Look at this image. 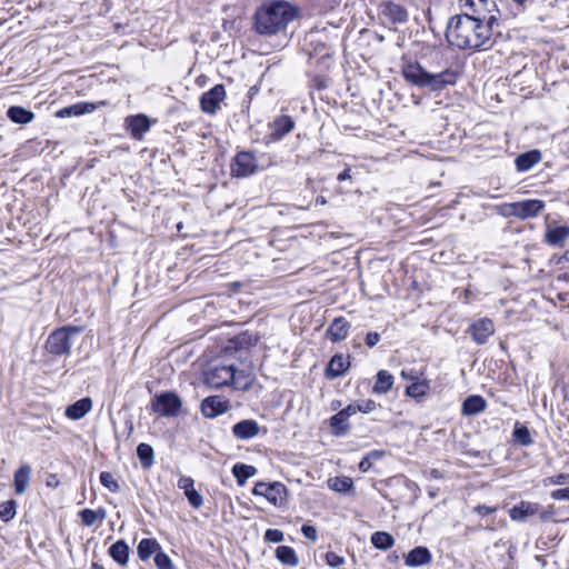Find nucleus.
<instances>
[{
    "instance_id": "obj_8",
    "label": "nucleus",
    "mask_w": 569,
    "mask_h": 569,
    "mask_svg": "<svg viewBox=\"0 0 569 569\" xmlns=\"http://www.w3.org/2000/svg\"><path fill=\"white\" fill-rule=\"evenodd\" d=\"M258 170V162L250 151H240L231 163V174L238 178L249 177Z\"/></svg>"
},
{
    "instance_id": "obj_36",
    "label": "nucleus",
    "mask_w": 569,
    "mask_h": 569,
    "mask_svg": "<svg viewBox=\"0 0 569 569\" xmlns=\"http://www.w3.org/2000/svg\"><path fill=\"white\" fill-rule=\"evenodd\" d=\"M137 455L143 468L148 469L153 465V449L148 443H140L137 447Z\"/></svg>"
},
{
    "instance_id": "obj_11",
    "label": "nucleus",
    "mask_w": 569,
    "mask_h": 569,
    "mask_svg": "<svg viewBox=\"0 0 569 569\" xmlns=\"http://www.w3.org/2000/svg\"><path fill=\"white\" fill-rule=\"evenodd\" d=\"M545 208V202L538 199H529L510 204L511 213L519 219L537 217Z\"/></svg>"
},
{
    "instance_id": "obj_17",
    "label": "nucleus",
    "mask_w": 569,
    "mask_h": 569,
    "mask_svg": "<svg viewBox=\"0 0 569 569\" xmlns=\"http://www.w3.org/2000/svg\"><path fill=\"white\" fill-rule=\"evenodd\" d=\"M295 128V121L289 116H281L277 118L271 124L272 131L269 133V141L281 140L286 134L291 132Z\"/></svg>"
},
{
    "instance_id": "obj_27",
    "label": "nucleus",
    "mask_w": 569,
    "mask_h": 569,
    "mask_svg": "<svg viewBox=\"0 0 569 569\" xmlns=\"http://www.w3.org/2000/svg\"><path fill=\"white\" fill-rule=\"evenodd\" d=\"M110 557L120 566H126L129 561L130 548L124 540H118L109 548Z\"/></svg>"
},
{
    "instance_id": "obj_49",
    "label": "nucleus",
    "mask_w": 569,
    "mask_h": 569,
    "mask_svg": "<svg viewBox=\"0 0 569 569\" xmlns=\"http://www.w3.org/2000/svg\"><path fill=\"white\" fill-rule=\"evenodd\" d=\"M551 498L555 500H569V487L553 490Z\"/></svg>"
},
{
    "instance_id": "obj_33",
    "label": "nucleus",
    "mask_w": 569,
    "mask_h": 569,
    "mask_svg": "<svg viewBox=\"0 0 569 569\" xmlns=\"http://www.w3.org/2000/svg\"><path fill=\"white\" fill-rule=\"evenodd\" d=\"M256 472L257 469L253 466L244 463H236L232 467V473L239 486H243L249 478L256 475Z\"/></svg>"
},
{
    "instance_id": "obj_3",
    "label": "nucleus",
    "mask_w": 569,
    "mask_h": 569,
    "mask_svg": "<svg viewBox=\"0 0 569 569\" xmlns=\"http://www.w3.org/2000/svg\"><path fill=\"white\" fill-rule=\"evenodd\" d=\"M254 377L244 371H237L231 362L216 361L203 371V381L211 388L233 386L237 390H247L253 383Z\"/></svg>"
},
{
    "instance_id": "obj_54",
    "label": "nucleus",
    "mask_w": 569,
    "mask_h": 569,
    "mask_svg": "<svg viewBox=\"0 0 569 569\" xmlns=\"http://www.w3.org/2000/svg\"><path fill=\"white\" fill-rule=\"evenodd\" d=\"M458 299H462V302H463V303H470V302H471V299H472V292H471V290H469L468 288H467V289L461 290V291L458 293Z\"/></svg>"
},
{
    "instance_id": "obj_40",
    "label": "nucleus",
    "mask_w": 569,
    "mask_h": 569,
    "mask_svg": "<svg viewBox=\"0 0 569 569\" xmlns=\"http://www.w3.org/2000/svg\"><path fill=\"white\" fill-rule=\"evenodd\" d=\"M154 562L158 569H173L171 559L164 552H157L154 557Z\"/></svg>"
},
{
    "instance_id": "obj_41",
    "label": "nucleus",
    "mask_w": 569,
    "mask_h": 569,
    "mask_svg": "<svg viewBox=\"0 0 569 569\" xmlns=\"http://www.w3.org/2000/svg\"><path fill=\"white\" fill-rule=\"evenodd\" d=\"M184 496L187 497L189 503L196 509L203 505L202 496L196 489H192Z\"/></svg>"
},
{
    "instance_id": "obj_62",
    "label": "nucleus",
    "mask_w": 569,
    "mask_h": 569,
    "mask_svg": "<svg viewBox=\"0 0 569 569\" xmlns=\"http://www.w3.org/2000/svg\"><path fill=\"white\" fill-rule=\"evenodd\" d=\"M563 258L569 261V249L565 252Z\"/></svg>"
},
{
    "instance_id": "obj_52",
    "label": "nucleus",
    "mask_w": 569,
    "mask_h": 569,
    "mask_svg": "<svg viewBox=\"0 0 569 569\" xmlns=\"http://www.w3.org/2000/svg\"><path fill=\"white\" fill-rule=\"evenodd\" d=\"M497 510L496 507H490L486 505H479L475 508V511L481 516H487L493 513Z\"/></svg>"
},
{
    "instance_id": "obj_48",
    "label": "nucleus",
    "mask_w": 569,
    "mask_h": 569,
    "mask_svg": "<svg viewBox=\"0 0 569 569\" xmlns=\"http://www.w3.org/2000/svg\"><path fill=\"white\" fill-rule=\"evenodd\" d=\"M548 482L550 485H565L569 482V473H560L553 477L548 478Z\"/></svg>"
},
{
    "instance_id": "obj_59",
    "label": "nucleus",
    "mask_w": 569,
    "mask_h": 569,
    "mask_svg": "<svg viewBox=\"0 0 569 569\" xmlns=\"http://www.w3.org/2000/svg\"><path fill=\"white\" fill-rule=\"evenodd\" d=\"M316 203L317 204H326L327 203V200L325 199V197H318L316 199Z\"/></svg>"
},
{
    "instance_id": "obj_56",
    "label": "nucleus",
    "mask_w": 569,
    "mask_h": 569,
    "mask_svg": "<svg viewBox=\"0 0 569 569\" xmlns=\"http://www.w3.org/2000/svg\"><path fill=\"white\" fill-rule=\"evenodd\" d=\"M383 456V451H378V450H373V451H370L367 457H370V460L373 461V460H378L380 459L381 457Z\"/></svg>"
},
{
    "instance_id": "obj_51",
    "label": "nucleus",
    "mask_w": 569,
    "mask_h": 569,
    "mask_svg": "<svg viewBox=\"0 0 569 569\" xmlns=\"http://www.w3.org/2000/svg\"><path fill=\"white\" fill-rule=\"evenodd\" d=\"M406 391L411 397H417L423 393L422 386L419 383H412L411 386L407 387Z\"/></svg>"
},
{
    "instance_id": "obj_6",
    "label": "nucleus",
    "mask_w": 569,
    "mask_h": 569,
    "mask_svg": "<svg viewBox=\"0 0 569 569\" xmlns=\"http://www.w3.org/2000/svg\"><path fill=\"white\" fill-rule=\"evenodd\" d=\"M254 496H261L274 506L282 505L287 497L286 486L281 482H257L252 489Z\"/></svg>"
},
{
    "instance_id": "obj_22",
    "label": "nucleus",
    "mask_w": 569,
    "mask_h": 569,
    "mask_svg": "<svg viewBox=\"0 0 569 569\" xmlns=\"http://www.w3.org/2000/svg\"><path fill=\"white\" fill-rule=\"evenodd\" d=\"M128 129L134 139H141L149 131L150 121L144 114H137L127 119Z\"/></svg>"
},
{
    "instance_id": "obj_45",
    "label": "nucleus",
    "mask_w": 569,
    "mask_h": 569,
    "mask_svg": "<svg viewBox=\"0 0 569 569\" xmlns=\"http://www.w3.org/2000/svg\"><path fill=\"white\" fill-rule=\"evenodd\" d=\"M193 485H194V481L191 477L182 476L178 480V488L183 490L184 495H187L189 491L194 489Z\"/></svg>"
},
{
    "instance_id": "obj_35",
    "label": "nucleus",
    "mask_w": 569,
    "mask_h": 569,
    "mask_svg": "<svg viewBox=\"0 0 569 569\" xmlns=\"http://www.w3.org/2000/svg\"><path fill=\"white\" fill-rule=\"evenodd\" d=\"M159 548L154 539H142L138 545V556L143 561L148 560Z\"/></svg>"
},
{
    "instance_id": "obj_31",
    "label": "nucleus",
    "mask_w": 569,
    "mask_h": 569,
    "mask_svg": "<svg viewBox=\"0 0 569 569\" xmlns=\"http://www.w3.org/2000/svg\"><path fill=\"white\" fill-rule=\"evenodd\" d=\"M330 427L332 433L337 437L345 436L350 430L348 419L340 411L330 418Z\"/></svg>"
},
{
    "instance_id": "obj_60",
    "label": "nucleus",
    "mask_w": 569,
    "mask_h": 569,
    "mask_svg": "<svg viewBox=\"0 0 569 569\" xmlns=\"http://www.w3.org/2000/svg\"><path fill=\"white\" fill-rule=\"evenodd\" d=\"M515 3H517L519 7H523L525 3L528 1V0H512Z\"/></svg>"
},
{
    "instance_id": "obj_44",
    "label": "nucleus",
    "mask_w": 569,
    "mask_h": 569,
    "mask_svg": "<svg viewBox=\"0 0 569 569\" xmlns=\"http://www.w3.org/2000/svg\"><path fill=\"white\" fill-rule=\"evenodd\" d=\"M377 408V403L372 399L361 400L357 402V409L359 412L370 413Z\"/></svg>"
},
{
    "instance_id": "obj_4",
    "label": "nucleus",
    "mask_w": 569,
    "mask_h": 569,
    "mask_svg": "<svg viewBox=\"0 0 569 569\" xmlns=\"http://www.w3.org/2000/svg\"><path fill=\"white\" fill-rule=\"evenodd\" d=\"M402 76L407 82L413 86L428 88L431 91H441L448 86H453L459 74L453 69L430 73L419 63H408L402 68Z\"/></svg>"
},
{
    "instance_id": "obj_21",
    "label": "nucleus",
    "mask_w": 569,
    "mask_h": 569,
    "mask_svg": "<svg viewBox=\"0 0 569 569\" xmlns=\"http://www.w3.org/2000/svg\"><path fill=\"white\" fill-rule=\"evenodd\" d=\"M432 559L431 552L427 547H416L406 556L405 563L407 567H420L428 565Z\"/></svg>"
},
{
    "instance_id": "obj_39",
    "label": "nucleus",
    "mask_w": 569,
    "mask_h": 569,
    "mask_svg": "<svg viewBox=\"0 0 569 569\" xmlns=\"http://www.w3.org/2000/svg\"><path fill=\"white\" fill-rule=\"evenodd\" d=\"M100 482L103 487H106L111 492H117L120 489V486L116 481L113 475L108 471H102L100 473Z\"/></svg>"
},
{
    "instance_id": "obj_16",
    "label": "nucleus",
    "mask_w": 569,
    "mask_h": 569,
    "mask_svg": "<svg viewBox=\"0 0 569 569\" xmlns=\"http://www.w3.org/2000/svg\"><path fill=\"white\" fill-rule=\"evenodd\" d=\"M260 431V426L256 420L244 419L232 427V435L238 440H250Z\"/></svg>"
},
{
    "instance_id": "obj_15",
    "label": "nucleus",
    "mask_w": 569,
    "mask_h": 569,
    "mask_svg": "<svg viewBox=\"0 0 569 569\" xmlns=\"http://www.w3.org/2000/svg\"><path fill=\"white\" fill-rule=\"evenodd\" d=\"M545 242L552 247H563L569 240V226H548Z\"/></svg>"
},
{
    "instance_id": "obj_10",
    "label": "nucleus",
    "mask_w": 569,
    "mask_h": 569,
    "mask_svg": "<svg viewBox=\"0 0 569 569\" xmlns=\"http://www.w3.org/2000/svg\"><path fill=\"white\" fill-rule=\"evenodd\" d=\"M107 106H109V102L107 100H100L97 102L82 101L58 110L56 116L58 118L79 117L82 114L92 113L97 109Z\"/></svg>"
},
{
    "instance_id": "obj_29",
    "label": "nucleus",
    "mask_w": 569,
    "mask_h": 569,
    "mask_svg": "<svg viewBox=\"0 0 569 569\" xmlns=\"http://www.w3.org/2000/svg\"><path fill=\"white\" fill-rule=\"evenodd\" d=\"M395 379L387 370H380L377 373V380L373 386V392L377 395L387 393L393 386Z\"/></svg>"
},
{
    "instance_id": "obj_55",
    "label": "nucleus",
    "mask_w": 569,
    "mask_h": 569,
    "mask_svg": "<svg viewBox=\"0 0 569 569\" xmlns=\"http://www.w3.org/2000/svg\"><path fill=\"white\" fill-rule=\"evenodd\" d=\"M372 466V461L370 460V457L365 456L361 461L359 462V469L362 472H367Z\"/></svg>"
},
{
    "instance_id": "obj_58",
    "label": "nucleus",
    "mask_w": 569,
    "mask_h": 569,
    "mask_svg": "<svg viewBox=\"0 0 569 569\" xmlns=\"http://www.w3.org/2000/svg\"><path fill=\"white\" fill-rule=\"evenodd\" d=\"M94 513H96L97 521L98 520L102 521L107 515V512L103 508H99V509L94 510Z\"/></svg>"
},
{
    "instance_id": "obj_34",
    "label": "nucleus",
    "mask_w": 569,
    "mask_h": 569,
    "mask_svg": "<svg viewBox=\"0 0 569 569\" xmlns=\"http://www.w3.org/2000/svg\"><path fill=\"white\" fill-rule=\"evenodd\" d=\"M371 543L377 549L388 550L393 546L395 539L386 531H377L371 536Z\"/></svg>"
},
{
    "instance_id": "obj_2",
    "label": "nucleus",
    "mask_w": 569,
    "mask_h": 569,
    "mask_svg": "<svg viewBox=\"0 0 569 569\" xmlns=\"http://www.w3.org/2000/svg\"><path fill=\"white\" fill-rule=\"evenodd\" d=\"M299 17V9L286 0H269L256 11L253 27L261 36H276Z\"/></svg>"
},
{
    "instance_id": "obj_18",
    "label": "nucleus",
    "mask_w": 569,
    "mask_h": 569,
    "mask_svg": "<svg viewBox=\"0 0 569 569\" xmlns=\"http://www.w3.org/2000/svg\"><path fill=\"white\" fill-rule=\"evenodd\" d=\"M350 330V323L343 317H337L326 330V336L332 342H339L347 338Z\"/></svg>"
},
{
    "instance_id": "obj_25",
    "label": "nucleus",
    "mask_w": 569,
    "mask_h": 569,
    "mask_svg": "<svg viewBox=\"0 0 569 569\" xmlns=\"http://www.w3.org/2000/svg\"><path fill=\"white\" fill-rule=\"evenodd\" d=\"M486 408L487 402L485 398H482L481 396L473 395L465 399L461 411L462 415L465 416H476L485 411Z\"/></svg>"
},
{
    "instance_id": "obj_37",
    "label": "nucleus",
    "mask_w": 569,
    "mask_h": 569,
    "mask_svg": "<svg viewBox=\"0 0 569 569\" xmlns=\"http://www.w3.org/2000/svg\"><path fill=\"white\" fill-rule=\"evenodd\" d=\"M328 486L337 492H348L352 489L353 481L349 477H335L328 480Z\"/></svg>"
},
{
    "instance_id": "obj_1",
    "label": "nucleus",
    "mask_w": 569,
    "mask_h": 569,
    "mask_svg": "<svg viewBox=\"0 0 569 569\" xmlns=\"http://www.w3.org/2000/svg\"><path fill=\"white\" fill-rule=\"evenodd\" d=\"M488 0H466L465 8L470 11L450 18L446 38L460 50H488L493 46V28L498 19L487 9Z\"/></svg>"
},
{
    "instance_id": "obj_61",
    "label": "nucleus",
    "mask_w": 569,
    "mask_h": 569,
    "mask_svg": "<svg viewBox=\"0 0 569 569\" xmlns=\"http://www.w3.org/2000/svg\"><path fill=\"white\" fill-rule=\"evenodd\" d=\"M90 569H104L101 565L93 562Z\"/></svg>"
},
{
    "instance_id": "obj_46",
    "label": "nucleus",
    "mask_w": 569,
    "mask_h": 569,
    "mask_svg": "<svg viewBox=\"0 0 569 569\" xmlns=\"http://www.w3.org/2000/svg\"><path fill=\"white\" fill-rule=\"evenodd\" d=\"M301 532L307 539L311 541H316L318 538L317 529L311 525H303L301 527Z\"/></svg>"
},
{
    "instance_id": "obj_53",
    "label": "nucleus",
    "mask_w": 569,
    "mask_h": 569,
    "mask_svg": "<svg viewBox=\"0 0 569 569\" xmlns=\"http://www.w3.org/2000/svg\"><path fill=\"white\" fill-rule=\"evenodd\" d=\"M340 412L345 416V418L349 419L351 416L358 412L357 403L347 406L345 409L340 410Z\"/></svg>"
},
{
    "instance_id": "obj_9",
    "label": "nucleus",
    "mask_w": 569,
    "mask_h": 569,
    "mask_svg": "<svg viewBox=\"0 0 569 569\" xmlns=\"http://www.w3.org/2000/svg\"><path fill=\"white\" fill-rule=\"evenodd\" d=\"M180 408L181 401L178 396L172 392L161 393L157 396L152 402L153 411L166 417L177 416Z\"/></svg>"
},
{
    "instance_id": "obj_20",
    "label": "nucleus",
    "mask_w": 569,
    "mask_h": 569,
    "mask_svg": "<svg viewBox=\"0 0 569 569\" xmlns=\"http://www.w3.org/2000/svg\"><path fill=\"white\" fill-rule=\"evenodd\" d=\"M350 367L349 357L343 355H335L326 369V377L328 379H335L342 376Z\"/></svg>"
},
{
    "instance_id": "obj_26",
    "label": "nucleus",
    "mask_w": 569,
    "mask_h": 569,
    "mask_svg": "<svg viewBox=\"0 0 569 569\" xmlns=\"http://www.w3.org/2000/svg\"><path fill=\"white\" fill-rule=\"evenodd\" d=\"M541 160V153L539 150H531L519 154L516 160V167L518 171H529L535 164Z\"/></svg>"
},
{
    "instance_id": "obj_57",
    "label": "nucleus",
    "mask_w": 569,
    "mask_h": 569,
    "mask_svg": "<svg viewBox=\"0 0 569 569\" xmlns=\"http://www.w3.org/2000/svg\"><path fill=\"white\" fill-rule=\"evenodd\" d=\"M351 178V174H350V169L347 168L345 169L341 173L338 174V180L339 181H343V180H347V179H350Z\"/></svg>"
},
{
    "instance_id": "obj_19",
    "label": "nucleus",
    "mask_w": 569,
    "mask_h": 569,
    "mask_svg": "<svg viewBox=\"0 0 569 569\" xmlns=\"http://www.w3.org/2000/svg\"><path fill=\"white\" fill-rule=\"evenodd\" d=\"M540 509L539 503L530 501H520L509 510V516L513 521H525L535 516Z\"/></svg>"
},
{
    "instance_id": "obj_23",
    "label": "nucleus",
    "mask_w": 569,
    "mask_h": 569,
    "mask_svg": "<svg viewBox=\"0 0 569 569\" xmlns=\"http://www.w3.org/2000/svg\"><path fill=\"white\" fill-rule=\"evenodd\" d=\"M92 408L90 398H82L70 405L66 409V416L71 420H79L83 418Z\"/></svg>"
},
{
    "instance_id": "obj_32",
    "label": "nucleus",
    "mask_w": 569,
    "mask_h": 569,
    "mask_svg": "<svg viewBox=\"0 0 569 569\" xmlns=\"http://www.w3.org/2000/svg\"><path fill=\"white\" fill-rule=\"evenodd\" d=\"M512 440L521 446L528 447L533 443V439L531 437L530 430L521 425L520 422L515 423V429L512 432Z\"/></svg>"
},
{
    "instance_id": "obj_43",
    "label": "nucleus",
    "mask_w": 569,
    "mask_h": 569,
    "mask_svg": "<svg viewBox=\"0 0 569 569\" xmlns=\"http://www.w3.org/2000/svg\"><path fill=\"white\" fill-rule=\"evenodd\" d=\"M284 539V535L279 529H268L264 532V540L269 542H281Z\"/></svg>"
},
{
    "instance_id": "obj_30",
    "label": "nucleus",
    "mask_w": 569,
    "mask_h": 569,
    "mask_svg": "<svg viewBox=\"0 0 569 569\" xmlns=\"http://www.w3.org/2000/svg\"><path fill=\"white\" fill-rule=\"evenodd\" d=\"M277 559L286 566L296 567L299 562L293 548L289 546H279L276 549Z\"/></svg>"
},
{
    "instance_id": "obj_42",
    "label": "nucleus",
    "mask_w": 569,
    "mask_h": 569,
    "mask_svg": "<svg viewBox=\"0 0 569 569\" xmlns=\"http://www.w3.org/2000/svg\"><path fill=\"white\" fill-rule=\"evenodd\" d=\"M79 516L82 523L88 527L92 526L97 521L94 510L92 509H83L79 512Z\"/></svg>"
},
{
    "instance_id": "obj_24",
    "label": "nucleus",
    "mask_w": 569,
    "mask_h": 569,
    "mask_svg": "<svg viewBox=\"0 0 569 569\" xmlns=\"http://www.w3.org/2000/svg\"><path fill=\"white\" fill-rule=\"evenodd\" d=\"M31 467L29 465H22L16 470L13 476V487L17 495L26 492L30 483Z\"/></svg>"
},
{
    "instance_id": "obj_13",
    "label": "nucleus",
    "mask_w": 569,
    "mask_h": 569,
    "mask_svg": "<svg viewBox=\"0 0 569 569\" xmlns=\"http://www.w3.org/2000/svg\"><path fill=\"white\" fill-rule=\"evenodd\" d=\"M468 331L478 345H483L495 333V326L490 319L482 318L470 325Z\"/></svg>"
},
{
    "instance_id": "obj_28",
    "label": "nucleus",
    "mask_w": 569,
    "mask_h": 569,
    "mask_svg": "<svg viewBox=\"0 0 569 569\" xmlns=\"http://www.w3.org/2000/svg\"><path fill=\"white\" fill-rule=\"evenodd\" d=\"M7 117L14 123L27 124L34 119V113L19 106H12L7 111Z\"/></svg>"
},
{
    "instance_id": "obj_14",
    "label": "nucleus",
    "mask_w": 569,
    "mask_h": 569,
    "mask_svg": "<svg viewBox=\"0 0 569 569\" xmlns=\"http://www.w3.org/2000/svg\"><path fill=\"white\" fill-rule=\"evenodd\" d=\"M229 409V401L220 396H210L202 400L201 411L207 418H216Z\"/></svg>"
},
{
    "instance_id": "obj_47",
    "label": "nucleus",
    "mask_w": 569,
    "mask_h": 569,
    "mask_svg": "<svg viewBox=\"0 0 569 569\" xmlns=\"http://www.w3.org/2000/svg\"><path fill=\"white\" fill-rule=\"evenodd\" d=\"M326 559L329 566L338 567L345 562L343 558L335 552H327Z\"/></svg>"
},
{
    "instance_id": "obj_50",
    "label": "nucleus",
    "mask_w": 569,
    "mask_h": 569,
    "mask_svg": "<svg viewBox=\"0 0 569 569\" xmlns=\"http://www.w3.org/2000/svg\"><path fill=\"white\" fill-rule=\"evenodd\" d=\"M380 341V335L378 332H368L366 336V345L369 348H373Z\"/></svg>"
},
{
    "instance_id": "obj_5",
    "label": "nucleus",
    "mask_w": 569,
    "mask_h": 569,
    "mask_svg": "<svg viewBox=\"0 0 569 569\" xmlns=\"http://www.w3.org/2000/svg\"><path fill=\"white\" fill-rule=\"evenodd\" d=\"M80 332L79 328L64 327L54 330L46 341L47 350L54 356L69 355L72 346V338Z\"/></svg>"
},
{
    "instance_id": "obj_12",
    "label": "nucleus",
    "mask_w": 569,
    "mask_h": 569,
    "mask_svg": "<svg viewBox=\"0 0 569 569\" xmlns=\"http://www.w3.org/2000/svg\"><path fill=\"white\" fill-rule=\"evenodd\" d=\"M380 17L385 23L398 24L408 20V12L401 4L388 1L381 4Z\"/></svg>"
},
{
    "instance_id": "obj_7",
    "label": "nucleus",
    "mask_w": 569,
    "mask_h": 569,
    "mask_svg": "<svg viewBox=\"0 0 569 569\" xmlns=\"http://www.w3.org/2000/svg\"><path fill=\"white\" fill-rule=\"evenodd\" d=\"M226 89L223 84H216L200 98V109L203 113L213 116L221 109V103L226 99Z\"/></svg>"
},
{
    "instance_id": "obj_38",
    "label": "nucleus",
    "mask_w": 569,
    "mask_h": 569,
    "mask_svg": "<svg viewBox=\"0 0 569 569\" xmlns=\"http://www.w3.org/2000/svg\"><path fill=\"white\" fill-rule=\"evenodd\" d=\"M16 501L8 500L0 505V519L4 522L10 521L16 516Z\"/></svg>"
}]
</instances>
